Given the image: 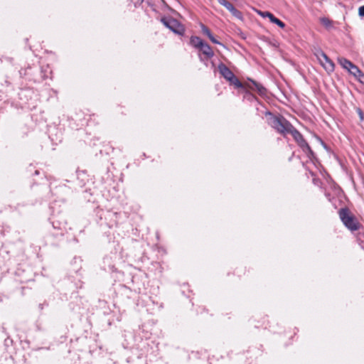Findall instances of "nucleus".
<instances>
[{"instance_id": "nucleus-9", "label": "nucleus", "mask_w": 364, "mask_h": 364, "mask_svg": "<svg viewBox=\"0 0 364 364\" xmlns=\"http://www.w3.org/2000/svg\"><path fill=\"white\" fill-rule=\"evenodd\" d=\"M348 71L355 76V77L360 78V77H363L364 75L361 72V70L353 63L351 65V66L349 68Z\"/></svg>"}, {"instance_id": "nucleus-6", "label": "nucleus", "mask_w": 364, "mask_h": 364, "mask_svg": "<svg viewBox=\"0 0 364 364\" xmlns=\"http://www.w3.org/2000/svg\"><path fill=\"white\" fill-rule=\"evenodd\" d=\"M321 57L319 58V62L322 66L328 72H333L334 70V63L332 60L326 55V53H321Z\"/></svg>"}, {"instance_id": "nucleus-14", "label": "nucleus", "mask_w": 364, "mask_h": 364, "mask_svg": "<svg viewBox=\"0 0 364 364\" xmlns=\"http://www.w3.org/2000/svg\"><path fill=\"white\" fill-rule=\"evenodd\" d=\"M272 23L277 24L279 27L284 28L285 27L284 23H283L282 21H280L279 18H276L274 16H271V21Z\"/></svg>"}, {"instance_id": "nucleus-20", "label": "nucleus", "mask_w": 364, "mask_h": 364, "mask_svg": "<svg viewBox=\"0 0 364 364\" xmlns=\"http://www.w3.org/2000/svg\"><path fill=\"white\" fill-rule=\"evenodd\" d=\"M144 1V0H135L134 1V4L136 5V4H141L142 2Z\"/></svg>"}, {"instance_id": "nucleus-11", "label": "nucleus", "mask_w": 364, "mask_h": 364, "mask_svg": "<svg viewBox=\"0 0 364 364\" xmlns=\"http://www.w3.org/2000/svg\"><path fill=\"white\" fill-rule=\"evenodd\" d=\"M204 42L198 36H192L190 39V43L196 48H200Z\"/></svg>"}, {"instance_id": "nucleus-3", "label": "nucleus", "mask_w": 364, "mask_h": 364, "mask_svg": "<svg viewBox=\"0 0 364 364\" xmlns=\"http://www.w3.org/2000/svg\"><path fill=\"white\" fill-rule=\"evenodd\" d=\"M218 68L220 74L230 84L234 85L237 88L244 87L243 84L225 64L220 63Z\"/></svg>"}, {"instance_id": "nucleus-2", "label": "nucleus", "mask_w": 364, "mask_h": 364, "mask_svg": "<svg viewBox=\"0 0 364 364\" xmlns=\"http://www.w3.org/2000/svg\"><path fill=\"white\" fill-rule=\"evenodd\" d=\"M338 214L345 227L351 232L358 230L360 228L361 224L348 208L340 209Z\"/></svg>"}, {"instance_id": "nucleus-8", "label": "nucleus", "mask_w": 364, "mask_h": 364, "mask_svg": "<svg viewBox=\"0 0 364 364\" xmlns=\"http://www.w3.org/2000/svg\"><path fill=\"white\" fill-rule=\"evenodd\" d=\"M199 49L203 53V54H204L208 58H210L214 55V53L211 47L205 43H203V46H201Z\"/></svg>"}, {"instance_id": "nucleus-12", "label": "nucleus", "mask_w": 364, "mask_h": 364, "mask_svg": "<svg viewBox=\"0 0 364 364\" xmlns=\"http://www.w3.org/2000/svg\"><path fill=\"white\" fill-rule=\"evenodd\" d=\"M338 62L344 69H346L347 70L353 64V63H351L350 60L343 57L338 58Z\"/></svg>"}, {"instance_id": "nucleus-1", "label": "nucleus", "mask_w": 364, "mask_h": 364, "mask_svg": "<svg viewBox=\"0 0 364 364\" xmlns=\"http://www.w3.org/2000/svg\"><path fill=\"white\" fill-rule=\"evenodd\" d=\"M266 117L268 124L284 136L289 134L294 127L292 124L282 116L274 115L267 112H266Z\"/></svg>"}, {"instance_id": "nucleus-21", "label": "nucleus", "mask_w": 364, "mask_h": 364, "mask_svg": "<svg viewBox=\"0 0 364 364\" xmlns=\"http://www.w3.org/2000/svg\"><path fill=\"white\" fill-rule=\"evenodd\" d=\"M358 114H359L360 119H363V113L362 112V111L360 109H358Z\"/></svg>"}, {"instance_id": "nucleus-16", "label": "nucleus", "mask_w": 364, "mask_h": 364, "mask_svg": "<svg viewBox=\"0 0 364 364\" xmlns=\"http://www.w3.org/2000/svg\"><path fill=\"white\" fill-rule=\"evenodd\" d=\"M233 16L238 19H242V13L236 9L235 7L230 11Z\"/></svg>"}, {"instance_id": "nucleus-4", "label": "nucleus", "mask_w": 364, "mask_h": 364, "mask_svg": "<svg viewBox=\"0 0 364 364\" xmlns=\"http://www.w3.org/2000/svg\"><path fill=\"white\" fill-rule=\"evenodd\" d=\"M161 21L162 23L172 32L176 34L183 36L185 32L184 27L177 20L171 17L162 18Z\"/></svg>"}, {"instance_id": "nucleus-19", "label": "nucleus", "mask_w": 364, "mask_h": 364, "mask_svg": "<svg viewBox=\"0 0 364 364\" xmlns=\"http://www.w3.org/2000/svg\"><path fill=\"white\" fill-rule=\"evenodd\" d=\"M321 53H324L321 50L318 49L316 50V52L315 53V55L316 56V58H318V60H319V58H321Z\"/></svg>"}, {"instance_id": "nucleus-10", "label": "nucleus", "mask_w": 364, "mask_h": 364, "mask_svg": "<svg viewBox=\"0 0 364 364\" xmlns=\"http://www.w3.org/2000/svg\"><path fill=\"white\" fill-rule=\"evenodd\" d=\"M201 30H202V32L206 35L209 39L213 43H215V44H220V42H218L215 38L214 36L212 35L210 31L208 29V28H207L204 25H201Z\"/></svg>"}, {"instance_id": "nucleus-15", "label": "nucleus", "mask_w": 364, "mask_h": 364, "mask_svg": "<svg viewBox=\"0 0 364 364\" xmlns=\"http://www.w3.org/2000/svg\"><path fill=\"white\" fill-rule=\"evenodd\" d=\"M320 21L326 28H330L332 26V21L328 18H321Z\"/></svg>"}, {"instance_id": "nucleus-5", "label": "nucleus", "mask_w": 364, "mask_h": 364, "mask_svg": "<svg viewBox=\"0 0 364 364\" xmlns=\"http://www.w3.org/2000/svg\"><path fill=\"white\" fill-rule=\"evenodd\" d=\"M289 134L292 135L294 140L297 142L298 145L302 149L303 151L306 153L307 156L309 158H311L313 156L314 153L311 149L310 146H309L308 143L306 141V140L301 134V133L294 127H293Z\"/></svg>"}, {"instance_id": "nucleus-7", "label": "nucleus", "mask_w": 364, "mask_h": 364, "mask_svg": "<svg viewBox=\"0 0 364 364\" xmlns=\"http://www.w3.org/2000/svg\"><path fill=\"white\" fill-rule=\"evenodd\" d=\"M245 86L252 90L257 91L260 95H264L265 92V89L262 85L252 80Z\"/></svg>"}, {"instance_id": "nucleus-17", "label": "nucleus", "mask_w": 364, "mask_h": 364, "mask_svg": "<svg viewBox=\"0 0 364 364\" xmlns=\"http://www.w3.org/2000/svg\"><path fill=\"white\" fill-rule=\"evenodd\" d=\"M257 12L262 17L269 18V21H271V16H274V15L272 13L269 12V11H257Z\"/></svg>"}, {"instance_id": "nucleus-13", "label": "nucleus", "mask_w": 364, "mask_h": 364, "mask_svg": "<svg viewBox=\"0 0 364 364\" xmlns=\"http://www.w3.org/2000/svg\"><path fill=\"white\" fill-rule=\"evenodd\" d=\"M218 1L220 5L223 6L229 11H230L234 8L233 5L226 0H218Z\"/></svg>"}, {"instance_id": "nucleus-18", "label": "nucleus", "mask_w": 364, "mask_h": 364, "mask_svg": "<svg viewBox=\"0 0 364 364\" xmlns=\"http://www.w3.org/2000/svg\"><path fill=\"white\" fill-rule=\"evenodd\" d=\"M358 14L361 17H364V5L358 9Z\"/></svg>"}]
</instances>
